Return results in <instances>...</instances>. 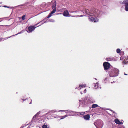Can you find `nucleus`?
I'll return each instance as SVG.
<instances>
[{"label":"nucleus","instance_id":"nucleus-1","mask_svg":"<svg viewBox=\"0 0 128 128\" xmlns=\"http://www.w3.org/2000/svg\"><path fill=\"white\" fill-rule=\"evenodd\" d=\"M85 12L86 14L89 15V20L93 22H97L98 21V18H100L102 14V11L97 9L93 8L90 12L89 10L86 9Z\"/></svg>","mask_w":128,"mask_h":128},{"label":"nucleus","instance_id":"nucleus-2","mask_svg":"<svg viewBox=\"0 0 128 128\" xmlns=\"http://www.w3.org/2000/svg\"><path fill=\"white\" fill-rule=\"evenodd\" d=\"M119 70L116 68H110L108 72V74L110 77H114L118 76L119 74Z\"/></svg>","mask_w":128,"mask_h":128},{"label":"nucleus","instance_id":"nucleus-3","mask_svg":"<svg viewBox=\"0 0 128 128\" xmlns=\"http://www.w3.org/2000/svg\"><path fill=\"white\" fill-rule=\"evenodd\" d=\"M42 20L39 22L38 23L36 24H35L34 26H29L28 27V30H26V31L28 33L32 32L34 30L35 28L37 27L35 26H36L38 24H39L40 22H42Z\"/></svg>","mask_w":128,"mask_h":128},{"label":"nucleus","instance_id":"nucleus-4","mask_svg":"<svg viewBox=\"0 0 128 128\" xmlns=\"http://www.w3.org/2000/svg\"><path fill=\"white\" fill-rule=\"evenodd\" d=\"M103 65L104 70H105L108 69L110 67V64L107 62H104L103 63Z\"/></svg>","mask_w":128,"mask_h":128},{"label":"nucleus","instance_id":"nucleus-5","mask_svg":"<svg viewBox=\"0 0 128 128\" xmlns=\"http://www.w3.org/2000/svg\"><path fill=\"white\" fill-rule=\"evenodd\" d=\"M122 4L125 5V10L126 11H128V0L123 1Z\"/></svg>","mask_w":128,"mask_h":128},{"label":"nucleus","instance_id":"nucleus-6","mask_svg":"<svg viewBox=\"0 0 128 128\" xmlns=\"http://www.w3.org/2000/svg\"><path fill=\"white\" fill-rule=\"evenodd\" d=\"M40 112H39L37 113V114H36L34 116L30 123L31 124L30 125L34 122H36V118L40 114Z\"/></svg>","mask_w":128,"mask_h":128},{"label":"nucleus","instance_id":"nucleus-7","mask_svg":"<svg viewBox=\"0 0 128 128\" xmlns=\"http://www.w3.org/2000/svg\"><path fill=\"white\" fill-rule=\"evenodd\" d=\"M96 124L98 125L97 127H96L97 128H102L103 127V122L101 120H99Z\"/></svg>","mask_w":128,"mask_h":128},{"label":"nucleus","instance_id":"nucleus-8","mask_svg":"<svg viewBox=\"0 0 128 128\" xmlns=\"http://www.w3.org/2000/svg\"><path fill=\"white\" fill-rule=\"evenodd\" d=\"M52 9H53V10H55L56 12V1H54V2L53 1H52Z\"/></svg>","mask_w":128,"mask_h":128},{"label":"nucleus","instance_id":"nucleus-9","mask_svg":"<svg viewBox=\"0 0 128 128\" xmlns=\"http://www.w3.org/2000/svg\"><path fill=\"white\" fill-rule=\"evenodd\" d=\"M106 109L107 110H109L113 113V114H112V116L113 117L115 118H116L118 117L117 113L115 112L114 111L108 108Z\"/></svg>","mask_w":128,"mask_h":128},{"label":"nucleus","instance_id":"nucleus-10","mask_svg":"<svg viewBox=\"0 0 128 128\" xmlns=\"http://www.w3.org/2000/svg\"><path fill=\"white\" fill-rule=\"evenodd\" d=\"M114 122L116 124H122L123 123L122 122H120L118 118L115 119Z\"/></svg>","mask_w":128,"mask_h":128},{"label":"nucleus","instance_id":"nucleus-11","mask_svg":"<svg viewBox=\"0 0 128 128\" xmlns=\"http://www.w3.org/2000/svg\"><path fill=\"white\" fill-rule=\"evenodd\" d=\"M90 116L89 114L83 116V118L85 120H89L90 118Z\"/></svg>","mask_w":128,"mask_h":128},{"label":"nucleus","instance_id":"nucleus-12","mask_svg":"<svg viewBox=\"0 0 128 128\" xmlns=\"http://www.w3.org/2000/svg\"><path fill=\"white\" fill-rule=\"evenodd\" d=\"M69 12L68 10L64 11L63 13V15L65 16H68Z\"/></svg>","mask_w":128,"mask_h":128},{"label":"nucleus","instance_id":"nucleus-13","mask_svg":"<svg viewBox=\"0 0 128 128\" xmlns=\"http://www.w3.org/2000/svg\"><path fill=\"white\" fill-rule=\"evenodd\" d=\"M100 85H99V84L98 82H97L96 83L95 85L94 86V88L95 89H97L100 88H101V87H99Z\"/></svg>","mask_w":128,"mask_h":128},{"label":"nucleus","instance_id":"nucleus-14","mask_svg":"<svg viewBox=\"0 0 128 128\" xmlns=\"http://www.w3.org/2000/svg\"><path fill=\"white\" fill-rule=\"evenodd\" d=\"M55 12V10H52L47 17L48 18H49L50 17L52 16V14Z\"/></svg>","mask_w":128,"mask_h":128},{"label":"nucleus","instance_id":"nucleus-15","mask_svg":"<svg viewBox=\"0 0 128 128\" xmlns=\"http://www.w3.org/2000/svg\"><path fill=\"white\" fill-rule=\"evenodd\" d=\"M71 112H75V113H77L78 114H80L81 115H83L85 114V112H74L73 111H72Z\"/></svg>","mask_w":128,"mask_h":128},{"label":"nucleus","instance_id":"nucleus-16","mask_svg":"<svg viewBox=\"0 0 128 128\" xmlns=\"http://www.w3.org/2000/svg\"><path fill=\"white\" fill-rule=\"evenodd\" d=\"M123 63L126 64H128V58L127 59H124L123 62Z\"/></svg>","mask_w":128,"mask_h":128},{"label":"nucleus","instance_id":"nucleus-17","mask_svg":"<svg viewBox=\"0 0 128 128\" xmlns=\"http://www.w3.org/2000/svg\"><path fill=\"white\" fill-rule=\"evenodd\" d=\"M106 60L108 61H109L113 60H114V58L112 57H110L106 58Z\"/></svg>","mask_w":128,"mask_h":128},{"label":"nucleus","instance_id":"nucleus-18","mask_svg":"<svg viewBox=\"0 0 128 128\" xmlns=\"http://www.w3.org/2000/svg\"><path fill=\"white\" fill-rule=\"evenodd\" d=\"M98 106V105L96 104H93L92 106V108H95Z\"/></svg>","mask_w":128,"mask_h":128},{"label":"nucleus","instance_id":"nucleus-19","mask_svg":"<svg viewBox=\"0 0 128 128\" xmlns=\"http://www.w3.org/2000/svg\"><path fill=\"white\" fill-rule=\"evenodd\" d=\"M60 110H53L50 111V112L54 113L55 112H59L60 111Z\"/></svg>","mask_w":128,"mask_h":128},{"label":"nucleus","instance_id":"nucleus-20","mask_svg":"<svg viewBox=\"0 0 128 128\" xmlns=\"http://www.w3.org/2000/svg\"><path fill=\"white\" fill-rule=\"evenodd\" d=\"M23 30L22 31H21V32H18V34H15V35H12V36H10V37H8L7 38H10L11 37H12V36H15V35H16L18 34H21L23 32Z\"/></svg>","mask_w":128,"mask_h":128},{"label":"nucleus","instance_id":"nucleus-21","mask_svg":"<svg viewBox=\"0 0 128 128\" xmlns=\"http://www.w3.org/2000/svg\"><path fill=\"white\" fill-rule=\"evenodd\" d=\"M86 86V84H80L79 85V86L80 87V88L81 89L82 88H84Z\"/></svg>","mask_w":128,"mask_h":128},{"label":"nucleus","instance_id":"nucleus-22","mask_svg":"<svg viewBox=\"0 0 128 128\" xmlns=\"http://www.w3.org/2000/svg\"><path fill=\"white\" fill-rule=\"evenodd\" d=\"M74 116V115H66L64 116H62V118H60V119H62L65 118L67 117L68 116Z\"/></svg>","mask_w":128,"mask_h":128},{"label":"nucleus","instance_id":"nucleus-23","mask_svg":"<svg viewBox=\"0 0 128 128\" xmlns=\"http://www.w3.org/2000/svg\"><path fill=\"white\" fill-rule=\"evenodd\" d=\"M116 52L117 53H119L120 52V50L119 48H118L116 50Z\"/></svg>","mask_w":128,"mask_h":128},{"label":"nucleus","instance_id":"nucleus-24","mask_svg":"<svg viewBox=\"0 0 128 128\" xmlns=\"http://www.w3.org/2000/svg\"><path fill=\"white\" fill-rule=\"evenodd\" d=\"M60 110V111H62V112H66V113H67V112H70V113H71V112H71V111H70V112H66V110Z\"/></svg>","mask_w":128,"mask_h":128},{"label":"nucleus","instance_id":"nucleus-25","mask_svg":"<svg viewBox=\"0 0 128 128\" xmlns=\"http://www.w3.org/2000/svg\"><path fill=\"white\" fill-rule=\"evenodd\" d=\"M42 128H48V127L46 125L44 124L42 126Z\"/></svg>","mask_w":128,"mask_h":128},{"label":"nucleus","instance_id":"nucleus-26","mask_svg":"<svg viewBox=\"0 0 128 128\" xmlns=\"http://www.w3.org/2000/svg\"><path fill=\"white\" fill-rule=\"evenodd\" d=\"M4 7L5 8H12H12H14L13 7H10L9 6H4Z\"/></svg>","mask_w":128,"mask_h":128},{"label":"nucleus","instance_id":"nucleus-27","mask_svg":"<svg viewBox=\"0 0 128 128\" xmlns=\"http://www.w3.org/2000/svg\"><path fill=\"white\" fill-rule=\"evenodd\" d=\"M25 15H24L22 17V19L23 20H24L25 19Z\"/></svg>","mask_w":128,"mask_h":128},{"label":"nucleus","instance_id":"nucleus-28","mask_svg":"<svg viewBox=\"0 0 128 128\" xmlns=\"http://www.w3.org/2000/svg\"><path fill=\"white\" fill-rule=\"evenodd\" d=\"M108 78H106L104 80V82L105 83H106V80H108Z\"/></svg>","mask_w":128,"mask_h":128},{"label":"nucleus","instance_id":"nucleus-29","mask_svg":"<svg viewBox=\"0 0 128 128\" xmlns=\"http://www.w3.org/2000/svg\"><path fill=\"white\" fill-rule=\"evenodd\" d=\"M75 89H78L79 90H80L81 89V88H80V87H79H79H76V88H75Z\"/></svg>","mask_w":128,"mask_h":128},{"label":"nucleus","instance_id":"nucleus-30","mask_svg":"<svg viewBox=\"0 0 128 128\" xmlns=\"http://www.w3.org/2000/svg\"><path fill=\"white\" fill-rule=\"evenodd\" d=\"M85 15H80V16H78L79 17H82L83 16H85Z\"/></svg>","mask_w":128,"mask_h":128},{"label":"nucleus","instance_id":"nucleus-31","mask_svg":"<svg viewBox=\"0 0 128 128\" xmlns=\"http://www.w3.org/2000/svg\"><path fill=\"white\" fill-rule=\"evenodd\" d=\"M86 92V89H85L84 91V93H85Z\"/></svg>","mask_w":128,"mask_h":128},{"label":"nucleus","instance_id":"nucleus-32","mask_svg":"<svg viewBox=\"0 0 128 128\" xmlns=\"http://www.w3.org/2000/svg\"><path fill=\"white\" fill-rule=\"evenodd\" d=\"M97 123H96V124ZM96 122H94V125L96 126V127H97V126H96Z\"/></svg>","mask_w":128,"mask_h":128},{"label":"nucleus","instance_id":"nucleus-33","mask_svg":"<svg viewBox=\"0 0 128 128\" xmlns=\"http://www.w3.org/2000/svg\"><path fill=\"white\" fill-rule=\"evenodd\" d=\"M124 74L125 75H127V74H126L124 72Z\"/></svg>","mask_w":128,"mask_h":128},{"label":"nucleus","instance_id":"nucleus-34","mask_svg":"<svg viewBox=\"0 0 128 128\" xmlns=\"http://www.w3.org/2000/svg\"><path fill=\"white\" fill-rule=\"evenodd\" d=\"M121 53H122V54H124V52H121Z\"/></svg>","mask_w":128,"mask_h":128},{"label":"nucleus","instance_id":"nucleus-35","mask_svg":"<svg viewBox=\"0 0 128 128\" xmlns=\"http://www.w3.org/2000/svg\"><path fill=\"white\" fill-rule=\"evenodd\" d=\"M76 114L77 115H78V116H79V115H80V114H78V113H77V114Z\"/></svg>","mask_w":128,"mask_h":128},{"label":"nucleus","instance_id":"nucleus-36","mask_svg":"<svg viewBox=\"0 0 128 128\" xmlns=\"http://www.w3.org/2000/svg\"><path fill=\"white\" fill-rule=\"evenodd\" d=\"M26 99H22V100H23V101H24L25 100H26Z\"/></svg>","mask_w":128,"mask_h":128},{"label":"nucleus","instance_id":"nucleus-37","mask_svg":"<svg viewBox=\"0 0 128 128\" xmlns=\"http://www.w3.org/2000/svg\"><path fill=\"white\" fill-rule=\"evenodd\" d=\"M24 126H21L20 128H23Z\"/></svg>","mask_w":128,"mask_h":128},{"label":"nucleus","instance_id":"nucleus-38","mask_svg":"<svg viewBox=\"0 0 128 128\" xmlns=\"http://www.w3.org/2000/svg\"><path fill=\"white\" fill-rule=\"evenodd\" d=\"M52 22H54V20H52Z\"/></svg>","mask_w":128,"mask_h":128},{"label":"nucleus","instance_id":"nucleus-39","mask_svg":"<svg viewBox=\"0 0 128 128\" xmlns=\"http://www.w3.org/2000/svg\"><path fill=\"white\" fill-rule=\"evenodd\" d=\"M44 24V23H42V24L40 25L39 26H40V25H42V24Z\"/></svg>","mask_w":128,"mask_h":128},{"label":"nucleus","instance_id":"nucleus-40","mask_svg":"<svg viewBox=\"0 0 128 128\" xmlns=\"http://www.w3.org/2000/svg\"><path fill=\"white\" fill-rule=\"evenodd\" d=\"M80 94H82V92H80Z\"/></svg>","mask_w":128,"mask_h":128},{"label":"nucleus","instance_id":"nucleus-41","mask_svg":"<svg viewBox=\"0 0 128 128\" xmlns=\"http://www.w3.org/2000/svg\"><path fill=\"white\" fill-rule=\"evenodd\" d=\"M79 11H76L74 12H79Z\"/></svg>","mask_w":128,"mask_h":128},{"label":"nucleus","instance_id":"nucleus-42","mask_svg":"<svg viewBox=\"0 0 128 128\" xmlns=\"http://www.w3.org/2000/svg\"><path fill=\"white\" fill-rule=\"evenodd\" d=\"M122 58V57L120 58V60H122L121 59Z\"/></svg>","mask_w":128,"mask_h":128},{"label":"nucleus","instance_id":"nucleus-43","mask_svg":"<svg viewBox=\"0 0 128 128\" xmlns=\"http://www.w3.org/2000/svg\"><path fill=\"white\" fill-rule=\"evenodd\" d=\"M79 102H81V100H79Z\"/></svg>","mask_w":128,"mask_h":128},{"label":"nucleus","instance_id":"nucleus-44","mask_svg":"<svg viewBox=\"0 0 128 128\" xmlns=\"http://www.w3.org/2000/svg\"><path fill=\"white\" fill-rule=\"evenodd\" d=\"M32 103V102H30V104H31Z\"/></svg>","mask_w":128,"mask_h":128},{"label":"nucleus","instance_id":"nucleus-45","mask_svg":"<svg viewBox=\"0 0 128 128\" xmlns=\"http://www.w3.org/2000/svg\"><path fill=\"white\" fill-rule=\"evenodd\" d=\"M47 22L46 21H45V22H44V23H46V22Z\"/></svg>","mask_w":128,"mask_h":128},{"label":"nucleus","instance_id":"nucleus-46","mask_svg":"<svg viewBox=\"0 0 128 128\" xmlns=\"http://www.w3.org/2000/svg\"><path fill=\"white\" fill-rule=\"evenodd\" d=\"M94 79H95L96 80H97V79L96 78H94Z\"/></svg>","mask_w":128,"mask_h":128},{"label":"nucleus","instance_id":"nucleus-47","mask_svg":"<svg viewBox=\"0 0 128 128\" xmlns=\"http://www.w3.org/2000/svg\"><path fill=\"white\" fill-rule=\"evenodd\" d=\"M54 118H56V117H55V116H54Z\"/></svg>","mask_w":128,"mask_h":128},{"label":"nucleus","instance_id":"nucleus-48","mask_svg":"<svg viewBox=\"0 0 128 128\" xmlns=\"http://www.w3.org/2000/svg\"><path fill=\"white\" fill-rule=\"evenodd\" d=\"M111 83H112V82Z\"/></svg>","mask_w":128,"mask_h":128}]
</instances>
